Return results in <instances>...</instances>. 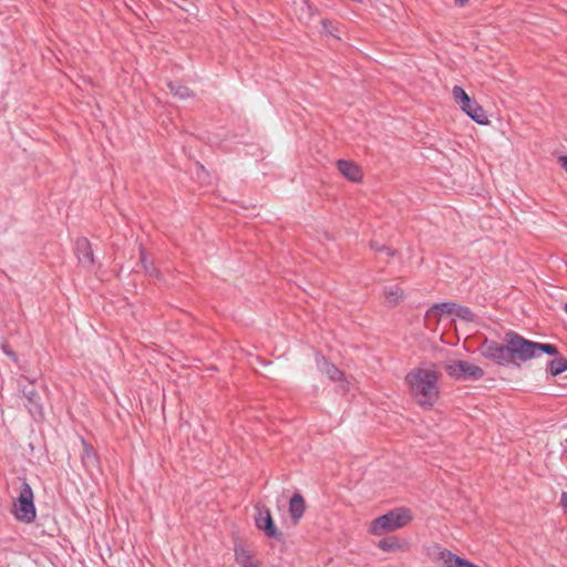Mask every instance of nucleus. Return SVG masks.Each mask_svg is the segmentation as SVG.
I'll return each instance as SVG.
<instances>
[{"label":"nucleus","instance_id":"obj_1","mask_svg":"<svg viewBox=\"0 0 567 567\" xmlns=\"http://www.w3.org/2000/svg\"><path fill=\"white\" fill-rule=\"evenodd\" d=\"M405 382L410 394L419 405L431 409L439 399V372L433 369L416 368L411 370Z\"/></svg>","mask_w":567,"mask_h":567},{"label":"nucleus","instance_id":"obj_2","mask_svg":"<svg viewBox=\"0 0 567 567\" xmlns=\"http://www.w3.org/2000/svg\"><path fill=\"white\" fill-rule=\"evenodd\" d=\"M412 520L411 512L408 508L399 507L372 520L370 533L382 535L406 526Z\"/></svg>","mask_w":567,"mask_h":567},{"label":"nucleus","instance_id":"obj_3","mask_svg":"<svg viewBox=\"0 0 567 567\" xmlns=\"http://www.w3.org/2000/svg\"><path fill=\"white\" fill-rule=\"evenodd\" d=\"M504 342L508 343L509 363L516 360L525 362L536 358V342L525 339L515 331L506 332Z\"/></svg>","mask_w":567,"mask_h":567},{"label":"nucleus","instance_id":"obj_4","mask_svg":"<svg viewBox=\"0 0 567 567\" xmlns=\"http://www.w3.org/2000/svg\"><path fill=\"white\" fill-rule=\"evenodd\" d=\"M14 515L17 519L24 523H32L35 519L33 492L27 482L21 484L19 497L14 502Z\"/></svg>","mask_w":567,"mask_h":567},{"label":"nucleus","instance_id":"obj_5","mask_svg":"<svg viewBox=\"0 0 567 567\" xmlns=\"http://www.w3.org/2000/svg\"><path fill=\"white\" fill-rule=\"evenodd\" d=\"M446 373L456 380H480L484 377V370L465 360H451L444 364Z\"/></svg>","mask_w":567,"mask_h":567},{"label":"nucleus","instance_id":"obj_6","mask_svg":"<svg viewBox=\"0 0 567 567\" xmlns=\"http://www.w3.org/2000/svg\"><path fill=\"white\" fill-rule=\"evenodd\" d=\"M481 354L499 364V365H507L509 364V358H508V343L505 342V344H501L494 340H485L478 348Z\"/></svg>","mask_w":567,"mask_h":567},{"label":"nucleus","instance_id":"obj_7","mask_svg":"<svg viewBox=\"0 0 567 567\" xmlns=\"http://www.w3.org/2000/svg\"><path fill=\"white\" fill-rule=\"evenodd\" d=\"M455 302H441L433 305L424 316V324L426 328H434L437 326L440 317L443 315H455Z\"/></svg>","mask_w":567,"mask_h":567},{"label":"nucleus","instance_id":"obj_8","mask_svg":"<svg viewBox=\"0 0 567 567\" xmlns=\"http://www.w3.org/2000/svg\"><path fill=\"white\" fill-rule=\"evenodd\" d=\"M255 523L257 528L262 530L269 538L278 540L282 538V534L276 527L269 509L261 511L258 508Z\"/></svg>","mask_w":567,"mask_h":567},{"label":"nucleus","instance_id":"obj_9","mask_svg":"<svg viewBox=\"0 0 567 567\" xmlns=\"http://www.w3.org/2000/svg\"><path fill=\"white\" fill-rule=\"evenodd\" d=\"M427 555L433 561H441L444 567H458L463 560L462 557L439 545L431 546Z\"/></svg>","mask_w":567,"mask_h":567},{"label":"nucleus","instance_id":"obj_10","mask_svg":"<svg viewBox=\"0 0 567 567\" xmlns=\"http://www.w3.org/2000/svg\"><path fill=\"white\" fill-rule=\"evenodd\" d=\"M22 395L27 400L24 405L28 409L29 413L34 419L42 417L43 410H42V405L40 403V395H39L38 391L35 390L34 385L30 384L29 386H24L22 389Z\"/></svg>","mask_w":567,"mask_h":567},{"label":"nucleus","instance_id":"obj_11","mask_svg":"<svg viewBox=\"0 0 567 567\" xmlns=\"http://www.w3.org/2000/svg\"><path fill=\"white\" fill-rule=\"evenodd\" d=\"M75 254L82 265L87 267L93 265V250L87 238L82 237L75 241Z\"/></svg>","mask_w":567,"mask_h":567},{"label":"nucleus","instance_id":"obj_12","mask_svg":"<svg viewBox=\"0 0 567 567\" xmlns=\"http://www.w3.org/2000/svg\"><path fill=\"white\" fill-rule=\"evenodd\" d=\"M461 110L478 124L485 125L488 123L484 109L475 100L471 99L470 103L461 106Z\"/></svg>","mask_w":567,"mask_h":567},{"label":"nucleus","instance_id":"obj_13","mask_svg":"<svg viewBox=\"0 0 567 567\" xmlns=\"http://www.w3.org/2000/svg\"><path fill=\"white\" fill-rule=\"evenodd\" d=\"M337 167L339 172L351 182H359L362 177L360 167L353 162L339 159Z\"/></svg>","mask_w":567,"mask_h":567},{"label":"nucleus","instance_id":"obj_14","mask_svg":"<svg viewBox=\"0 0 567 567\" xmlns=\"http://www.w3.org/2000/svg\"><path fill=\"white\" fill-rule=\"evenodd\" d=\"M83 453L81 455V461L83 466L87 472H93L94 470H99V457L94 449L87 444L84 440H82Z\"/></svg>","mask_w":567,"mask_h":567},{"label":"nucleus","instance_id":"obj_15","mask_svg":"<svg viewBox=\"0 0 567 567\" xmlns=\"http://www.w3.org/2000/svg\"><path fill=\"white\" fill-rule=\"evenodd\" d=\"M305 511L306 503L303 497L299 493L293 494L289 502V513L293 523H298L301 519Z\"/></svg>","mask_w":567,"mask_h":567},{"label":"nucleus","instance_id":"obj_16","mask_svg":"<svg viewBox=\"0 0 567 567\" xmlns=\"http://www.w3.org/2000/svg\"><path fill=\"white\" fill-rule=\"evenodd\" d=\"M318 367L331 381H340L343 378V372L334 364L329 363L323 357L317 360Z\"/></svg>","mask_w":567,"mask_h":567},{"label":"nucleus","instance_id":"obj_17","mask_svg":"<svg viewBox=\"0 0 567 567\" xmlns=\"http://www.w3.org/2000/svg\"><path fill=\"white\" fill-rule=\"evenodd\" d=\"M235 556H236V561L239 565H241L243 567H258V565L255 563L250 551L244 547H236Z\"/></svg>","mask_w":567,"mask_h":567},{"label":"nucleus","instance_id":"obj_18","mask_svg":"<svg viewBox=\"0 0 567 567\" xmlns=\"http://www.w3.org/2000/svg\"><path fill=\"white\" fill-rule=\"evenodd\" d=\"M384 296L390 305H398L403 300L404 292L399 285H392L384 288Z\"/></svg>","mask_w":567,"mask_h":567},{"label":"nucleus","instance_id":"obj_19","mask_svg":"<svg viewBox=\"0 0 567 567\" xmlns=\"http://www.w3.org/2000/svg\"><path fill=\"white\" fill-rule=\"evenodd\" d=\"M566 370H567V359L561 355L555 357L547 364V371L554 377L565 372Z\"/></svg>","mask_w":567,"mask_h":567},{"label":"nucleus","instance_id":"obj_20","mask_svg":"<svg viewBox=\"0 0 567 567\" xmlns=\"http://www.w3.org/2000/svg\"><path fill=\"white\" fill-rule=\"evenodd\" d=\"M379 548L383 551H395L401 549V544L396 537H386L379 542Z\"/></svg>","mask_w":567,"mask_h":567},{"label":"nucleus","instance_id":"obj_21","mask_svg":"<svg viewBox=\"0 0 567 567\" xmlns=\"http://www.w3.org/2000/svg\"><path fill=\"white\" fill-rule=\"evenodd\" d=\"M168 89L174 96H176L181 100H184V99H187L190 96V91L185 85L171 82V83H168Z\"/></svg>","mask_w":567,"mask_h":567},{"label":"nucleus","instance_id":"obj_22","mask_svg":"<svg viewBox=\"0 0 567 567\" xmlns=\"http://www.w3.org/2000/svg\"><path fill=\"white\" fill-rule=\"evenodd\" d=\"M452 94L454 101L460 105V107L464 104L470 103V95L458 85H455L452 90Z\"/></svg>","mask_w":567,"mask_h":567},{"label":"nucleus","instance_id":"obj_23","mask_svg":"<svg viewBox=\"0 0 567 567\" xmlns=\"http://www.w3.org/2000/svg\"><path fill=\"white\" fill-rule=\"evenodd\" d=\"M536 357H538L540 353H546L548 355L557 357L558 355V349L556 346L550 343H538L536 342Z\"/></svg>","mask_w":567,"mask_h":567},{"label":"nucleus","instance_id":"obj_24","mask_svg":"<svg viewBox=\"0 0 567 567\" xmlns=\"http://www.w3.org/2000/svg\"><path fill=\"white\" fill-rule=\"evenodd\" d=\"M455 316L464 321H467V322H472L475 320V315L473 313V311L470 308L457 305V303H456V308H455Z\"/></svg>","mask_w":567,"mask_h":567},{"label":"nucleus","instance_id":"obj_25","mask_svg":"<svg viewBox=\"0 0 567 567\" xmlns=\"http://www.w3.org/2000/svg\"><path fill=\"white\" fill-rule=\"evenodd\" d=\"M141 264L144 270L153 277L159 278V271L153 266L152 261L147 259L144 250H141Z\"/></svg>","mask_w":567,"mask_h":567},{"label":"nucleus","instance_id":"obj_26","mask_svg":"<svg viewBox=\"0 0 567 567\" xmlns=\"http://www.w3.org/2000/svg\"><path fill=\"white\" fill-rule=\"evenodd\" d=\"M2 351L4 352V354L7 357H9L13 362H18V355L17 353L8 346V344H3L2 346Z\"/></svg>","mask_w":567,"mask_h":567},{"label":"nucleus","instance_id":"obj_27","mask_svg":"<svg viewBox=\"0 0 567 567\" xmlns=\"http://www.w3.org/2000/svg\"><path fill=\"white\" fill-rule=\"evenodd\" d=\"M557 161L560 167L567 173V155H560Z\"/></svg>","mask_w":567,"mask_h":567},{"label":"nucleus","instance_id":"obj_28","mask_svg":"<svg viewBox=\"0 0 567 567\" xmlns=\"http://www.w3.org/2000/svg\"><path fill=\"white\" fill-rule=\"evenodd\" d=\"M380 249L382 250V252H385L388 256H391V257L396 254L395 249L388 247V246H382Z\"/></svg>","mask_w":567,"mask_h":567},{"label":"nucleus","instance_id":"obj_29","mask_svg":"<svg viewBox=\"0 0 567 567\" xmlns=\"http://www.w3.org/2000/svg\"><path fill=\"white\" fill-rule=\"evenodd\" d=\"M560 505L565 512H567V492H563L560 495Z\"/></svg>","mask_w":567,"mask_h":567},{"label":"nucleus","instance_id":"obj_30","mask_svg":"<svg viewBox=\"0 0 567 567\" xmlns=\"http://www.w3.org/2000/svg\"><path fill=\"white\" fill-rule=\"evenodd\" d=\"M458 567H478V566L463 558V560Z\"/></svg>","mask_w":567,"mask_h":567},{"label":"nucleus","instance_id":"obj_31","mask_svg":"<svg viewBox=\"0 0 567 567\" xmlns=\"http://www.w3.org/2000/svg\"><path fill=\"white\" fill-rule=\"evenodd\" d=\"M456 4H458L460 7H464L468 0H454Z\"/></svg>","mask_w":567,"mask_h":567},{"label":"nucleus","instance_id":"obj_32","mask_svg":"<svg viewBox=\"0 0 567 567\" xmlns=\"http://www.w3.org/2000/svg\"><path fill=\"white\" fill-rule=\"evenodd\" d=\"M371 247H372L375 251H380V252H382V250L380 249L382 246H379V245H377L375 243H372V244H371Z\"/></svg>","mask_w":567,"mask_h":567},{"label":"nucleus","instance_id":"obj_33","mask_svg":"<svg viewBox=\"0 0 567 567\" xmlns=\"http://www.w3.org/2000/svg\"><path fill=\"white\" fill-rule=\"evenodd\" d=\"M322 23H323V28L327 30V28H328L327 21H322Z\"/></svg>","mask_w":567,"mask_h":567},{"label":"nucleus","instance_id":"obj_34","mask_svg":"<svg viewBox=\"0 0 567 567\" xmlns=\"http://www.w3.org/2000/svg\"><path fill=\"white\" fill-rule=\"evenodd\" d=\"M564 310L567 312V302L564 303Z\"/></svg>","mask_w":567,"mask_h":567}]
</instances>
